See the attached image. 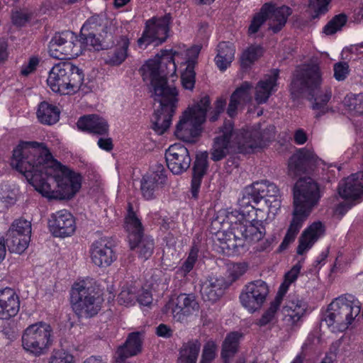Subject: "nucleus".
<instances>
[{
	"mask_svg": "<svg viewBox=\"0 0 363 363\" xmlns=\"http://www.w3.org/2000/svg\"><path fill=\"white\" fill-rule=\"evenodd\" d=\"M354 204V203L350 200L342 202L337 206L336 213L343 216Z\"/></svg>",
	"mask_w": 363,
	"mask_h": 363,
	"instance_id": "nucleus-64",
	"label": "nucleus"
},
{
	"mask_svg": "<svg viewBox=\"0 0 363 363\" xmlns=\"http://www.w3.org/2000/svg\"><path fill=\"white\" fill-rule=\"evenodd\" d=\"M11 165L49 200L69 199L80 189V174L53 159L43 143L23 142L13 150Z\"/></svg>",
	"mask_w": 363,
	"mask_h": 363,
	"instance_id": "nucleus-1",
	"label": "nucleus"
},
{
	"mask_svg": "<svg viewBox=\"0 0 363 363\" xmlns=\"http://www.w3.org/2000/svg\"><path fill=\"white\" fill-rule=\"evenodd\" d=\"M19 301L15 291L11 288L0 290V319H9L19 311Z\"/></svg>",
	"mask_w": 363,
	"mask_h": 363,
	"instance_id": "nucleus-24",
	"label": "nucleus"
},
{
	"mask_svg": "<svg viewBox=\"0 0 363 363\" xmlns=\"http://www.w3.org/2000/svg\"><path fill=\"white\" fill-rule=\"evenodd\" d=\"M108 26L111 29L112 28V21L104 16L96 15L90 17L84 25L83 28H87V29L101 32L103 28Z\"/></svg>",
	"mask_w": 363,
	"mask_h": 363,
	"instance_id": "nucleus-45",
	"label": "nucleus"
},
{
	"mask_svg": "<svg viewBox=\"0 0 363 363\" xmlns=\"http://www.w3.org/2000/svg\"><path fill=\"white\" fill-rule=\"evenodd\" d=\"M349 73V65L347 62H337L334 65V77L338 80H344Z\"/></svg>",
	"mask_w": 363,
	"mask_h": 363,
	"instance_id": "nucleus-57",
	"label": "nucleus"
},
{
	"mask_svg": "<svg viewBox=\"0 0 363 363\" xmlns=\"http://www.w3.org/2000/svg\"><path fill=\"white\" fill-rule=\"evenodd\" d=\"M229 285L223 277H211L203 282L200 292L204 301L216 302L223 295Z\"/></svg>",
	"mask_w": 363,
	"mask_h": 363,
	"instance_id": "nucleus-23",
	"label": "nucleus"
},
{
	"mask_svg": "<svg viewBox=\"0 0 363 363\" xmlns=\"http://www.w3.org/2000/svg\"><path fill=\"white\" fill-rule=\"evenodd\" d=\"M339 195L345 200L359 202L363 199V172L342 179L338 186Z\"/></svg>",
	"mask_w": 363,
	"mask_h": 363,
	"instance_id": "nucleus-20",
	"label": "nucleus"
},
{
	"mask_svg": "<svg viewBox=\"0 0 363 363\" xmlns=\"http://www.w3.org/2000/svg\"><path fill=\"white\" fill-rule=\"evenodd\" d=\"M165 159L168 168L174 174L186 171L191 162L188 149L180 143L174 144L167 150Z\"/></svg>",
	"mask_w": 363,
	"mask_h": 363,
	"instance_id": "nucleus-18",
	"label": "nucleus"
},
{
	"mask_svg": "<svg viewBox=\"0 0 363 363\" xmlns=\"http://www.w3.org/2000/svg\"><path fill=\"white\" fill-rule=\"evenodd\" d=\"M318 240V222H313L306 228L299 238V245L297 247L298 255L304 254Z\"/></svg>",
	"mask_w": 363,
	"mask_h": 363,
	"instance_id": "nucleus-34",
	"label": "nucleus"
},
{
	"mask_svg": "<svg viewBox=\"0 0 363 363\" xmlns=\"http://www.w3.org/2000/svg\"><path fill=\"white\" fill-rule=\"evenodd\" d=\"M264 5L269 7L266 12L267 19L269 21V28L277 33L285 26L288 17L292 13V10L287 6L275 7L274 5L267 3Z\"/></svg>",
	"mask_w": 363,
	"mask_h": 363,
	"instance_id": "nucleus-26",
	"label": "nucleus"
},
{
	"mask_svg": "<svg viewBox=\"0 0 363 363\" xmlns=\"http://www.w3.org/2000/svg\"><path fill=\"white\" fill-rule=\"evenodd\" d=\"M82 52V43L72 31L56 33L49 44L50 55L55 59L65 60L79 56Z\"/></svg>",
	"mask_w": 363,
	"mask_h": 363,
	"instance_id": "nucleus-13",
	"label": "nucleus"
},
{
	"mask_svg": "<svg viewBox=\"0 0 363 363\" xmlns=\"http://www.w3.org/2000/svg\"><path fill=\"white\" fill-rule=\"evenodd\" d=\"M278 187L267 180L255 182L246 189L242 199V204L250 203L254 211H267L275 214L281 206Z\"/></svg>",
	"mask_w": 363,
	"mask_h": 363,
	"instance_id": "nucleus-7",
	"label": "nucleus"
},
{
	"mask_svg": "<svg viewBox=\"0 0 363 363\" xmlns=\"http://www.w3.org/2000/svg\"><path fill=\"white\" fill-rule=\"evenodd\" d=\"M216 345L213 342H208L203 347L200 363H211L216 357Z\"/></svg>",
	"mask_w": 363,
	"mask_h": 363,
	"instance_id": "nucleus-55",
	"label": "nucleus"
},
{
	"mask_svg": "<svg viewBox=\"0 0 363 363\" xmlns=\"http://www.w3.org/2000/svg\"><path fill=\"white\" fill-rule=\"evenodd\" d=\"M30 233L31 223L30 222L24 219H18L15 220L7 233L8 235L13 234L22 237H30Z\"/></svg>",
	"mask_w": 363,
	"mask_h": 363,
	"instance_id": "nucleus-43",
	"label": "nucleus"
},
{
	"mask_svg": "<svg viewBox=\"0 0 363 363\" xmlns=\"http://www.w3.org/2000/svg\"><path fill=\"white\" fill-rule=\"evenodd\" d=\"M37 117L41 123L52 125L58 121L60 111L56 106L43 101L38 106Z\"/></svg>",
	"mask_w": 363,
	"mask_h": 363,
	"instance_id": "nucleus-36",
	"label": "nucleus"
},
{
	"mask_svg": "<svg viewBox=\"0 0 363 363\" xmlns=\"http://www.w3.org/2000/svg\"><path fill=\"white\" fill-rule=\"evenodd\" d=\"M169 20V16L165 15L162 18H153L147 21L146 29L138 40L139 46L154 42H157V45L164 42L168 37Z\"/></svg>",
	"mask_w": 363,
	"mask_h": 363,
	"instance_id": "nucleus-16",
	"label": "nucleus"
},
{
	"mask_svg": "<svg viewBox=\"0 0 363 363\" xmlns=\"http://www.w3.org/2000/svg\"><path fill=\"white\" fill-rule=\"evenodd\" d=\"M262 55V48L259 45H251L246 49L240 57L242 67H250Z\"/></svg>",
	"mask_w": 363,
	"mask_h": 363,
	"instance_id": "nucleus-42",
	"label": "nucleus"
},
{
	"mask_svg": "<svg viewBox=\"0 0 363 363\" xmlns=\"http://www.w3.org/2000/svg\"><path fill=\"white\" fill-rule=\"evenodd\" d=\"M166 180L165 175L161 172H153L145 175L141 180V191L146 199H151L154 196V192L159 184H164Z\"/></svg>",
	"mask_w": 363,
	"mask_h": 363,
	"instance_id": "nucleus-32",
	"label": "nucleus"
},
{
	"mask_svg": "<svg viewBox=\"0 0 363 363\" xmlns=\"http://www.w3.org/2000/svg\"><path fill=\"white\" fill-rule=\"evenodd\" d=\"M127 228L129 231V242L138 240L143 235V228L140 220L137 218L130 203L128 204V214L125 218Z\"/></svg>",
	"mask_w": 363,
	"mask_h": 363,
	"instance_id": "nucleus-37",
	"label": "nucleus"
},
{
	"mask_svg": "<svg viewBox=\"0 0 363 363\" xmlns=\"http://www.w3.org/2000/svg\"><path fill=\"white\" fill-rule=\"evenodd\" d=\"M346 22L347 16L345 14L337 15L324 27L323 33L326 35H333L340 30Z\"/></svg>",
	"mask_w": 363,
	"mask_h": 363,
	"instance_id": "nucleus-49",
	"label": "nucleus"
},
{
	"mask_svg": "<svg viewBox=\"0 0 363 363\" xmlns=\"http://www.w3.org/2000/svg\"><path fill=\"white\" fill-rule=\"evenodd\" d=\"M242 143H243L242 132L234 131L231 121H225L220 128V135L214 138L211 150V159L215 162L220 161L231 152L245 154L240 148V145Z\"/></svg>",
	"mask_w": 363,
	"mask_h": 363,
	"instance_id": "nucleus-11",
	"label": "nucleus"
},
{
	"mask_svg": "<svg viewBox=\"0 0 363 363\" xmlns=\"http://www.w3.org/2000/svg\"><path fill=\"white\" fill-rule=\"evenodd\" d=\"M32 15L27 9L16 10L12 12V21L17 26H23L32 18Z\"/></svg>",
	"mask_w": 363,
	"mask_h": 363,
	"instance_id": "nucleus-52",
	"label": "nucleus"
},
{
	"mask_svg": "<svg viewBox=\"0 0 363 363\" xmlns=\"http://www.w3.org/2000/svg\"><path fill=\"white\" fill-rule=\"evenodd\" d=\"M142 340L140 333L138 332L130 333L125 342L120 346L116 352V360L123 361L124 359L135 356L141 352Z\"/></svg>",
	"mask_w": 363,
	"mask_h": 363,
	"instance_id": "nucleus-28",
	"label": "nucleus"
},
{
	"mask_svg": "<svg viewBox=\"0 0 363 363\" xmlns=\"http://www.w3.org/2000/svg\"><path fill=\"white\" fill-rule=\"evenodd\" d=\"M199 303L192 294H182L175 299L169 301L164 307L163 311L171 313L175 321L183 323L194 311H198Z\"/></svg>",
	"mask_w": 363,
	"mask_h": 363,
	"instance_id": "nucleus-15",
	"label": "nucleus"
},
{
	"mask_svg": "<svg viewBox=\"0 0 363 363\" xmlns=\"http://www.w3.org/2000/svg\"><path fill=\"white\" fill-rule=\"evenodd\" d=\"M81 69L69 62L56 64L49 72L47 82L50 89L60 94L76 93L84 82Z\"/></svg>",
	"mask_w": 363,
	"mask_h": 363,
	"instance_id": "nucleus-6",
	"label": "nucleus"
},
{
	"mask_svg": "<svg viewBox=\"0 0 363 363\" xmlns=\"http://www.w3.org/2000/svg\"><path fill=\"white\" fill-rule=\"evenodd\" d=\"M282 299L283 298L281 296L277 294L274 300L271 302L269 308L264 312L259 320V325H265L272 320L275 313L279 308Z\"/></svg>",
	"mask_w": 363,
	"mask_h": 363,
	"instance_id": "nucleus-47",
	"label": "nucleus"
},
{
	"mask_svg": "<svg viewBox=\"0 0 363 363\" xmlns=\"http://www.w3.org/2000/svg\"><path fill=\"white\" fill-rule=\"evenodd\" d=\"M279 77V70H272L270 74L265 75L256 85L255 99L258 104L267 102L272 94L275 91Z\"/></svg>",
	"mask_w": 363,
	"mask_h": 363,
	"instance_id": "nucleus-25",
	"label": "nucleus"
},
{
	"mask_svg": "<svg viewBox=\"0 0 363 363\" xmlns=\"http://www.w3.org/2000/svg\"><path fill=\"white\" fill-rule=\"evenodd\" d=\"M50 363H73V356L65 352H57L51 357Z\"/></svg>",
	"mask_w": 363,
	"mask_h": 363,
	"instance_id": "nucleus-58",
	"label": "nucleus"
},
{
	"mask_svg": "<svg viewBox=\"0 0 363 363\" xmlns=\"http://www.w3.org/2000/svg\"><path fill=\"white\" fill-rule=\"evenodd\" d=\"M211 104L209 96H203L199 101L189 107L177 125L175 135L181 140L190 142L201 132V126L206 121V113Z\"/></svg>",
	"mask_w": 363,
	"mask_h": 363,
	"instance_id": "nucleus-8",
	"label": "nucleus"
},
{
	"mask_svg": "<svg viewBox=\"0 0 363 363\" xmlns=\"http://www.w3.org/2000/svg\"><path fill=\"white\" fill-rule=\"evenodd\" d=\"M282 311L293 321H297L304 314L305 308L301 301H298L297 303L291 301L283 307Z\"/></svg>",
	"mask_w": 363,
	"mask_h": 363,
	"instance_id": "nucleus-46",
	"label": "nucleus"
},
{
	"mask_svg": "<svg viewBox=\"0 0 363 363\" xmlns=\"http://www.w3.org/2000/svg\"><path fill=\"white\" fill-rule=\"evenodd\" d=\"M0 201L4 203L6 207L13 205L16 201V196L14 192L7 186L0 187Z\"/></svg>",
	"mask_w": 363,
	"mask_h": 363,
	"instance_id": "nucleus-54",
	"label": "nucleus"
},
{
	"mask_svg": "<svg viewBox=\"0 0 363 363\" xmlns=\"http://www.w3.org/2000/svg\"><path fill=\"white\" fill-rule=\"evenodd\" d=\"M91 258L96 266L106 267L111 265L116 259L111 242L106 238H100L95 241L91 246Z\"/></svg>",
	"mask_w": 363,
	"mask_h": 363,
	"instance_id": "nucleus-21",
	"label": "nucleus"
},
{
	"mask_svg": "<svg viewBox=\"0 0 363 363\" xmlns=\"http://www.w3.org/2000/svg\"><path fill=\"white\" fill-rule=\"evenodd\" d=\"M130 249L136 250L139 255L147 259L152 254L154 249L153 240L148 236H140L138 240L129 242Z\"/></svg>",
	"mask_w": 363,
	"mask_h": 363,
	"instance_id": "nucleus-38",
	"label": "nucleus"
},
{
	"mask_svg": "<svg viewBox=\"0 0 363 363\" xmlns=\"http://www.w3.org/2000/svg\"><path fill=\"white\" fill-rule=\"evenodd\" d=\"M156 334L159 337L169 338L173 335V330L167 325L162 323L156 328Z\"/></svg>",
	"mask_w": 363,
	"mask_h": 363,
	"instance_id": "nucleus-60",
	"label": "nucleus"
},
{
	"mask_svg": "<svg viewBox=\"0 0 363 363\" xmlns=\"http://www.w3.org/2000/svg\"><path fill=\"white\" fill-rule=\"evenodd\" d=\"M48 223L50 230L55 237H68L76 230L73 216L65 209L52 213Z\"/></svg>",
	"mask_w": 363,
	"mask_h": 363,
	"instance_id": "nucleus-19",
	"label": "nucleus"
},
{
	"mask_svg": "<svg viewBox=\"0 0 363 363\" xmlns=\"http://www.w3.org/2000/svg\"><path fill=\"white\" fill-rule=\"evenodd\" d=\"M241 337L242 335L238 332H232L226 336L223 342L221 351V357L224 363H228V360L238 352L239 340Z\"/></svg>",
	"mask_w": 363,
	"mask_h": 363,
	"instance_id": "nucleus-35",
	"label": "nucleus"
},
{
	"mask_svg": "<svg viewBox=\"0 0 363 363\" xmlns=\"http://www.w3.org/2000/svg\"><path fill=\"white\" fill-rule=\"evenodd\" d=\"M198 252L197 248L194 247L191 248L187 259L181 267V270L184 274L189 273L193 269L198 257Z\"/></svg>",
	"mask_w": 363,
	"mask_h": 363,
	"instance_id": "nucleus-56",
	"label": "nucleus"
},
{
	"mask_svg": "<svg viewBox=\"0 0 363 363\" xmlns=\"http://www.w3.org/2000/svg\"><path fill=\"white\" fill-rule=\"evenodd\" d=\"M226 222L230 224L225 242L228 249L235 250L246 243L250 245L259 242L266 233L261 220H247L243 211L228 212Z\"/></svg>",
	"mask_w": 363,
	"mask_h": 363,
	"instance_id": "nucleus-4",
	"label": "nucleus"
},
{
	"mask_svg": "<svg viewBox=\"0 0 363 363\" xmlns=\"http://www.w3.org/2000/svg\"><path fill=\"white\" fill-rule=\"evenodd\" d=\"M269 294V287L262 280H256L245 286V291L240 296L243 307L250 313L259 309Z\"/></svg>",
	"mask_w": 363,
	"mask_h": 363,
	"instance_id": "nucleus-14",
	"label": "nucleus"
},
{
	"mask_svg": "<svg viewBox=\"0 0 363 363\" xmlns=\"http://www.w3.org/2000/svg\"><path fill=\"white\" fill-rule=\"evenodd\" d=\"M218 53L215 58L218 67L223 71L231 64L234 59L235 48L233 44L226 42L220 43L218 45Z\"/></svg>",
	"mask_w": 363,
	"mask_h": 363,
	"instance_id": "nucleus-33",
	"label": "nucleus"
},
{
	"mask_svg": "<svg viewBox=\"0 0 363 363\" xmlns=\"http://www.w3.org/2000/svg\"><path fill=\"white\" fill-rule=\"evenodd\" d=\"M269 8L267 5H263L260 11L255 15L248 28V33L250 35L256 33L261 26L266 21V12L269 10Z\"/></svg>",
	"mask_w": 363,
	"mask_h": 363,
	"instance_id": "nucleus-48",
	"label": "nucleus"
},
{
	"mask_svg": "<svg viewBox=\"0 0 363 363\" xmlns=\"http://www.w3.org/2000/svg\"><path fill=\"white\" fill-rule=\"evenodd\" d=\"M138 288L135 286H124L118 296L120 304L129 305L137 301Z\"/></svg>",
	"mask_w": 363,
	"mask_h": 363,
	"instance_id": "nucleus-44",
	"label": "nucleus"
},
{
	"mask_svg": "<svg viewBox=\"0 0 363 363\" xmlns=\"http://www.w3.org/2000/svg\"><path fill=\"white\" fill-rule=\"evenodd\" d=\"M275 136V127L269 125L262 130L252 129L242 132L243 143L240 145V148L245 153L252 152L255 149L261 148L267 142L274 139Z\"/></svg>",
	"mask_w": 363,
	"mask_h": 363,
	"instance_id": "nucleus-17",
	"label": "nucleus"
},
{
	"mask_svg": "<svg viewBox=\"0 0 363 363\" xmlns=\"http://www.w3.org/2000/svg\"><path fill=\"white\" fill-rule=\"evenodd\" d=\"M208 154L206 151L196 155L193 167V177L191 180V194L196 198L203 176L208 168Z\"/></svg>",
	"mask_w": 363,
	"mask_h": 363,
	"instance_id": "nucleus-29",
	"label": "nucleus"
},
{
	"mask_svg": "<svg viewBox=\"0 0 363 363\" xmlns=\"http://www.w3.org/2000/svg\"><path fill=\"white\" fill-rule=\"evenodd\" d=\"M30 237L6 234V243L11 252L23 253L28 246Z\"/></svg>",
	"mask_w": 363,
	"mask_h": 363,
	"instance_id": "nucleus-40",
	"label": "nucleus"
},
{
	"mask_svg": "<svg viewBox=\"0 0 363 363\" xmlns=\"http://www.w3.org/2000/svg\"><path fill=\"white\" fill-rule=\"evenodd\" d=\"M252 86L250 83L244 82L231 94L227 109V113L230 117L232 118L235 116L237 109L240 105L246 104L252 101Z\"/></svg>",
	"mask_w": 363,
	"mask_h": 363,
	"instance_id": "nucleus-27",
	"label": "nucleus"
},
{
	"mask_svg": "<svg viewBox=\"0 0 363 363\" xmlns=\"http://www.w3.org/2000/svg\"><path fill=\"white\" fill-rule=\"evenodd\" d=\"M85 40L87 45H90L96 50H104V48L102 46L103 42L101 41V39L96 38V35L92 33L88 34L85 38Z\"/></svg>",
	"mask_w": 363,
	"mask_h": 363,
	"instance_id": "nucleus-59",
	"label": "nucleus"
},
{
	"mask_svg": "<svg viewBox=\"0 0 363 363\" xmlns=\"http://www.w3.org/2000/svg\"><path fill=\"white\" fill-rule=\"evenodd\" d=\"M317 201L318 183L311 177L299 179L294 187L292 220L279 246L280 250L286 249L295 240L303 221L311 213Z\"/></svg>",
	"mask_w": 363,
	"mask_h": 363,
	"instance_id": "nucleus-3",
	"label": "nucleus"
},
{
	"mask_svg": "<svg viewBox=\"0 0 363 363\" xmlns=\"http://www.w3.org/2000/svg\"><path fill=\"white\" fill-rule=\"evenodd\" d=\"M315 154L309 150L300 149L294 153L289 161V171L291 174L298 176L315 167Z\"/></svg>",
	"mask_w": 363,
	"mask_h": 363,
	"instance_id": "nucleus-22",
	"label": "nucleus"
},
{
	"mask_svg": "<svg viewBox=\"0 0 363 363\" xmlns=\"http://www.w3.org/2000/svg\"><path fill=\"white\" fill-rule=\"evenodd\" d=\"M116 48L112 52H108L105 62L111 66L121 65L128 56L127 50L129 46V40L125 36H120L116 39Z\"/></svg>",
	"mask_w": 363,
	"mask_h": 363,
	"instance_id": "nucleus-31",
	"label": "nucleus"
},
{
	"mask_svg": "<svg viewBox=\"0 0 363 363\" xmlns=\"http://www.w3.org/2000/svg\"><path fill=\"white\" fill-rule=\"evenodd\" d=\"M301 267L298 265H295L292 267V269L286 274L284 281L281 284L279 287V291L277 294L282 298L284 294L286 293L289 285L294 282L298 277V274L300 272Z\"/></svg>",
	"mask_w": 363,
	"mask_h": 363,
	"instance_id": "nucleus-51",
	"label": "nucleus"
},
{
	"mask_svg": "<svg viewBox=\"0 0 363 363\" xmlns=\"http://www.w3.org/2000/svg\"><path fill=\"white\" fill-rule=\"evenodd\" d=\"M290 91L292 97H304L312 102V108L318 106V65L315 63L303 65L296 68L291 83Z\"/></svg>",
	"mask_w": 363,
	"mask_h": 363,
	"instance_id": "nucleus-9",
	"label": "nucleus"
},
{
	"mask_svg": "<svg viewBox=\"0 0 363 363\" xmlns=\"http://www.w3.org/2000/svg\"><path fill=\"white\" fill-rule=\"evenodd\" d=\"M195 61L190 60L186 65L184 71L181 75V82L185 89L192 91L196 82V72L194 71Z\"/></svg>",
	"mask_w": 363,
	"mask_h": 363,
	"instance_id": "nucleus-41",
	"label": "nucleus"
},
{
	"mask_svg": "<svg viewBox=\"0 0 363 363\" xmlns=\"http://www.w3.org/2000/svg\"><path fill=\"white\" fill-rule=\"evenodd\" d=\"M342 103L352 115H363V94H347Z\"/></svg>",
	"mask_w": 363,
	"mask_h": 363,
	"instance_id": "nucleus-39",
	"label": "nucleus"
},
{
	"mask_svg": "<svg viewBox=\"0 0 363 363\" xmlns=\"http://www.w3.org/2000/svg\"><path fill=\"white\" fill-rule=\"evenodd\" d=\"M361 307L359 301L351 294L340 296L335 298L323 314L322 323L333 330L344 331L352 324L359 314Z\"/></svg>",
	"mask_w": 363,
	"mask_h": 363,
	"instance_id": "nucleus-5",
	"label": "nucleus"
},
{
	"mask_svg": "<svg viewBox=\"0 0 363 363\" xmlns=\"http://www.w3.org/2000/svg\"><path fill=\"white\" fill-rule=\"evenodd\" d=\"M116 27L112 23L111 29L110 28V26L106 27L99 33V38H101V41L103 42L102 46L104 48V50L111 48L115 44L114 35H116Z\"/></svg>",
	"mask_w": 363,
	"mask_h": 363,
	"instance_id": "nucleus-50",
	"label": "nucleus"
},
{
	"mask_svg": "<svg viewBox=\"0 0 363 363\" xmlns=\"http://www.w3.org/2000/svg\"><path fill=\"white\" fill-rule=\"evenodd\" d=\"M77 127L95 134L103 135L108 132L107 122L97 115H87L81 117L77 121Z\"/></svg>",
	"mask_w": 363,
	"mask_h": 363,
	"instance_id": "nucleus-30",
	"label": "nucleus"
},
{
	"mask_svg": "<svg viewBox=\"0 0 363 363\" xmlns=\"http://www.w3.org/2000/svg\"><path fill=\"white\" fill-rule=\"evenodd\" d=\"M306 12L312 18L318 17V0H308Z\"/></svg>",
	"mask_w": 363,
	"mask_h": 363,
	"instance_id": "nucleus-63",
	"label": "nucleus"
},
{
	"mask_svg": "<svg viewBox=\"0 0 363 363\" xmlns=\"http://www.w3.org/2000/svg\"><path fill=\"white\" fill-rule=\"evenodd\" d=\"M176 53L172 50H161L140 69L143 79L150 81L155 101L159 103L151 120L153 130L159 135L169 128L178 101L176 87L167 81L168 76L176 73L174 60Z\"/></svg>",
	"mask_w": 363,
	"mask_h": 363,
	"instance_id": "nucleus-2",
	"label": "nucleus"
},
{
	"mask_svg": "<svg viewBox=\"0 0 363 363\" xmlns=\"http://www.w3.org/2000/svg\"><path fill=\"white\" fill-rule=\"evenodd\" d=\"M201 344L198 340H192L184 343L180 350L185 352L187 357L197 359L200 351Z\"/></svg>",
	"mask_w": 363,
	"mask_h": 363,
	"instance_id": "nucleus-53",
	"label": "nucleus"
},
{
	"mask_svg": "<svg viewBox=\"0 0 363 363\" xmlns=\"http://www.w3.org/2000/svg\"><path fill=\"white\" fill-rule=\"evenodd\" d=\"M39 60L37 57H31L29 60V62L27 65L22 67L21 74L24 76L28 75L30 73L33 72L35 69L36 66L38 65Z\"/></svg>",
	"mask_w": 363,
	"mask_h": 363,
	"instance_id": "nucleus-61",
	"label": "nucleus"
},
{
	"mask_svg": "<svg viewBox=\"0 0 363 363\" xmlns=\"http://www.w3.org/2000/svg\"><path fill=\"white\" fill-rule=\"evenodd\" d=\"M332 97V91L330 88L325 87L320 91L319 94V102L321 105H326Z\"/></svg>",
	"mask_w": 363,
	"mask_h": 363,
	"instance_id": "nucleus-62",
	"label": "nucleus"
},
{
	"mask_svg": "<svg viewBox=\"0 0 363 363\" xmlns=\"http://www.w3.org/2000/svg\"><path fill=\"white\" fill-rule=\"evenodd\" d=\"M96 286L93 279H84L74 284L72 289L71 299L73 309L79 318H91L100 310L96 298Z\"/></svg>",
	"mask_w": 363,
	"mask_h": 363,
	"instance_id": "nucleus-10",
	"label": "nucleus"
},
{
	"mask_svg": "<svg viewBox=\"0 0 363 363\" xmlns=\"http://www.w3.org/2000/svg\"><path fill=\"white\" fill-rule=\"evenodd\" d=\"M51 332L50 325L43 322L28 326L22 335L23 348L35 355L43 354L51 345Z\"/></svg>",
	"mask_w": 363,
	"mask_h": 363,
	"instance_id": "nucleus-12",
	"label": "nucleus"
}]
</instances>
